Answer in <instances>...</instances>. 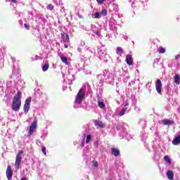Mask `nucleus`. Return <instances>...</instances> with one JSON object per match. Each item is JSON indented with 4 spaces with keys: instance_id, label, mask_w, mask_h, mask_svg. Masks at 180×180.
Returning <instances> with one entry per match:
<instances>
[{
    "instance_id": "2",
    "label": "nucleus",
    "mask_w": 180,
    "mask_h": 180,
    "mask_svg": "<svg viewBox=\"0 0 180 180\" xmlns=\"http://www.w3.org/2000/svg\"><path fill=\"white\" fill-rule=\"evenodd\" d=\"M84 98H85V89H80L75 96V103L77 105H81L82 103V101H84Z\"/></svg>"
},
{
    "instance_id": "4",
    "label": "nucleus",
    "mask_w": 180,
    "mask_h": 180,
    "mask_svg": "<svg viewBox=\"0 0 180 180\" xmlns=\"http://www.w3.org/2000/svg\"><path fill=\"white\" fill-rule=\"evenodd\" d=\"M36 130H37V118L35 117L33 122L30 126L28 134H30V136H32V134H33V133H34Z\"/></svg>"
},
{
    "instance_id": "7",
    "label": "nucleus",
    "mask_w": 180,
    "mask_h": 180,
    "mask_svg": "<svg viewBox=\"0 0 180 180\" xmlns=\"http://www.w3.org/2000/svg\"><path fill=\"white\" fill-rule=\"evenodd\" d=\"M6 174L7 179L8 180L12 179L13 172L12 171V167H11V165H8Z\"/></svg>"
},
{
    "instance_id": "1",
    "label": "nucleus",
    "mask_w": 180,
    "mask_h": 180,
    "mask_svg": "<svg viewBox=\"0 0 180 180\" xmlns=\"http://www.w3.org/2000/svg\"><path fill=\"white\" fill-rule=\"evenodd\" d=\"M22 106V92L18 91L17 94L13 96L12 102V109L14 112H18L20 110Z\"/></svg>"
},
{
    "instance_id": "32",
    "label": "nucleus",
    "mask_w": 180,
    "mask_h": 180,
    "mask_svg": "<svg viewBox=\"0 0 180 180\" xmlns=\"http://www.w3.org/2000/svg\"><path fill=\"white\" fill-rule=\"evenodd\" d=\"M175 58H176V60H178V58H180V56H179V55H176V56H175Z\"/></svg>"
},
{
    "instance_id": "24",
    "label": "nucleus",
    "mask_w": 180,
    "mask_h": 180,
    "mask_svg": "<svg viewBox=\"0 0 180 180\" xmlns=\"http://www.w3.org/2000/svg\"><path fill=\"white\" fill-rule=\"evenodd\" d=\"M92 139V136L91 135H88L86 139V143L88 144L89 141H91V139Z\"/></svg>"
},
{
    "instance_id": "28",
    "label": "nucleus",
    "mask_w": 180,
    "mask_h": 180,
    "mask_svg": "<svg viewBox=\"0 0 180 180\" xmlns=\"http://www.w3.org/2000/svg\"><path fill=\"white\" fill-rule=\"evenodd\" d=\"M24 27H25L27 30H30V25H29L27 23L24 24Z\"/></svg>"
},
{
    "instance_id": "26",
    "label": "nucleus",
    "mask_w": 180,
    "mask_h": 180,
    "mask_svg": "<svg viewBox=\"0 0 180 180\" xmlns=\"http://www.w3.org/2000/svg\"><path fill=\"white\" fill-rule=\"evenodd\" d=\"M94 18H95V19H99V18H101L98 12H96L94 13Z\"/></svg>"
},
{
    "instance_id": "3",
    "label": "nucleus",
    "mask_w": 180,
    "mask_h": 180,
    "mask_svg": "<svg viewBox=\"0 0 180 180\" xmlns=\"http://www.w3.org/2000/svg\"><path fill=\"white\" fill-rule=\"evenodd\" d=\"M22 154H23V150H18V153H17V155L15 158V162L14 165L15 169H19V167H20V162H22Z\"/></svg>"
},
{
    "instance_id": "30",
    "label": "nucleus",
    "mask_w": 180,
    "mask_h": 180,
    "mask_svg": "<svg viewBox=\"0 0 180 180\" xmlns=\"http://www.w3.org/2000/svg\"><path fill=\"white\" fill-rule=\"evenodd\" d=\"M94 167H98V162H97V161H95V162H94Z\"/></svg>"
},
{
    "instance_id": "9",
    "label": "nucleus",
    "mask_w": 180,
    "mask_h": 180,
    "mask_svg": "<svg viewBox=\"0 0 180 180\" xmlns=\"http://www.w3.org/2000/svg\"><path fill=\"white\" fill-rule=\"evenodd\" d=\"M125 61L128 65H133V57L131 55H127Z\"/></svg>"
},
{
    "instance_id": "15",
    "label": "nucleus",
    "mask_w": 180,
    "mask_h": 180,
    "mask_svg": "<svg viewBox=\"0 0 180 180\" xmlns=\"http://www.w3.org/2000/svg\"><path fill=\"white\" fill-rule=\"evenodd\" d=\"M167 176L169 180H174V172L172 171H167Z\"/></svg>"
},
{
    "instance_id": "12",
    "label": "nucleus",
    "mask_w": 180,
    "mask_h": 180,
    "mask_svg": "<svg viewBox=\"0 0 180 180\" xmlns=\"http://www.w3.org/2000/svg\"><path fill=\"white\" fill-rule=\"evenodd\" d=\"M94 125L97 127H100L101 129H103V127H105V124H103L101 121L95 120Z\"/></svg>"
},
{
    "instance_id": "35",
    "label": "nucleus",
    "mask_w": 180,
    "mask_h": 180,
    "mask_svg": "<svg viewBox=\"0 0 180 180\" xmlns=\"http://www.w3.org/2000/svg\"><path fill=\"white\" fill-rule=\"evenodd\" d=\"M84 142L82 143V147H84Z\"/></svg>"
},
{
    "instance_id": "34",
    "label": "nucleus",
    "mask_w": 180,
    "mask_h": 180,
    "mask_svg": "<svg viewBox=\"0 0 180 180\" xmlns=\"http://www.w3.org/2000/svg\"><path fill=\"white\" fill-rule=\"evenodd\" d=\"M20 180H27L26 177L21 178Z\"/></svg>"
},
{
    "instance_id": "8",
    "label": "nucleus",
    "mask_w": 180,
    "mask_h": 180,
    "mask_svg": "<svg viewBox=\"0 0 180 180\" xmlns=\"http://www.w3.org/2000/svg\"><path fill=\"white\" fill-rule=\"evenodd\" d=\"M61 39L63 43H70V36L65 32L61 33Z\"/></svg>"
},
{
    "instance_id": "5",
    "label": "nucleus",
    "mask_w": 180,
    "mask_h": 180,
    "mask_svg": "<svg viewBox=\"0 0 180 180\" xmlns=\"http://www.w3.org/2000/svg\"><path fill=\"white\" fill-rule=\"evenodd\" d=\"M32 103V98L31 97H28L25 102L24 104V112H25V113H27V112H29V110H30V103Z\"/></svg>"
},
{
    "instance_id": "11",
    "label": "nucleus",
    "mask_w": 180,
    "mask_h": 180,
    "mask_svg": "<svg viewBox=\"0 0 180 180\" xmlns=\"http://www.w3.org/2000/svg\"><path fill=\"white\" fill-rule=\"evenodd\" d=\"M111 154H112L114 157H119V155H120V150L117 148H113L111 149Z\"/></svg>"
},
{
    "instance_id": "21",
    "label": "nucleus",
    "mask_w": 180,
    "mask_h": 180,
    "mask_svg": "<svg viewBox=\"0 0 180 180\" xmlns=\"http://www.w3.org/2000/svg\"><path fill=\"white\" fill-rule=\"evenodd\" d=\"M126 112H127V108H123L120 112V116H123Z\"/></svg>"
},
{
    "instance_id": "20",
    "label": "nucleus",
    "mask_w": 180,
    "mask_h": 180,
    "mask_svg": "<svg viewBox=\"0 0 180 180\" xmlns=\"http://www.w3.org/2000/svg\"><path fill=\"white\" fill-rule=\"evenodd\" d=\"M60 60L62 62L64 63V64H65L66 65L68 64V59L67 58V57H60Z\"/></svg>"
},
{
    "instance_id": "23",
    "label": "nucleus",
    "mask_w": 180,
    "mask_h": 180,
    "mask_svg": "<svg viewBox=\"0 0 180 180\" xmlns=\"http://www.w3.org/2000/svg\"><path fill=\"white\" fill-rule=\"evenodd\" d=\"M54 9V6L52 4H49L47 6V10L48 11H53Z\"/></svg>"
},
{
    "instance_id": "27",
    "label": "nucleus",
    "mask_w": 180,
    "mask_h": 180,
    "mask_svg": "<svg viewBox=\"0 0 180 180\" xmlns=\"http://www.w3.org/2000/svg\"><path fill=\"white\" fill-rule=\"evenodd\" d=\"M41 151L44 155H46L47 153L46 152V146H42L41 147Z\"/></svg>"
},
{
    "instance_id": "36",
    "label": "nucleus",
    "mask_w": 180,
    "mask_h": 180,
    "mask_svg": "<svg viewBox=\"0 0 180 180\" xmlns=\"http://www.w3.org/2000/svg\"><path fill=\"white\" fill-rule=\"evenodd\" d=\"M127 105H129V104H128V103H127V104H125V105H124V106H127Z\"/></svg>"
},
{
    "instance_id": "29",
    "label": "nucleus",
    "mask_w": 180,
    "mask_h": 180,
    "mask_svg": "<svg viewBox=\"0 0 180 180\" xmlns=\"http://www.w3.org/2000/svg\"><path fill=\"white\" fill-rule=\"evenodd\" d=\"M106 0H96L98 5H102Z\"/></svg>"
},
{
    "instance_id": "13",
    "label": "nucleus",
    "mask_w": 180,
    "mask_h": 180,
    "mask_svg": "<svg viewBox=\"0 0 180 180\" xmlns=\"http://www.w3.org/2000/svg\"><path fill=\"white\" fill-rule=\"evenodd\" d=\"M172 144L174 146H178V144H180V136H176L173 141Z\"/></svg>"
},
{
    "instance_id": "6",
    "label": "nucleus",
    "mask_w": 180,
    "mask_h": 180,
    "mask_svg": "<svg viewBox=\"0 0 180 180\" xmlns=\"http://www.w3.org/2000/svg\"><path fill=\"white\" fill-rule=\"evenodd\" d=\"M155 88L158 94H159V95H161V92L162 91V83L161 82V80L160 79L156 80Z\"/></svg>"
},
{
    "instance_id": "14",
    "label": "nucleus",
    "mask_w": 180,
    "mask_h": 180,
    "mask_svg": "<svg viewBox=\"0 0 180 180\" xmlns=\"http://www.w3.org/2000/svg\"><path fill=\"white\" fill-rule=\"evenodd\" d=\"M174 79V82L175 84H176V85H179L180 84V77L179 75H175L173 77Z\"/></svg>"
},
{
    "instance_id": "37",
    "label": "nucleus",
    "mask_w": 180,
    "mask_h": 180,
    "mask_svg": "<svg viewBox=\"0 0 180 180\" xmlns=\"http://www.w3.org/2000/svg\"><path fill=\"white\" fill-rule=\"evenodd\" d=\"M109 180H112V179H110Z\"/></svg>"
},
{
    "instance_id": "16",
    "label": "nucleus",
    "mask_w": 180,
    "mask_h": 180,
    "mask_svg": "<svg viewBox=\"0 0 180 180\" xmlns=\"http://www.w3.org/2000/svg\"><path fill=\"white\" fill-rule=\"evenodd\" d=\"M49 68H50V65L49 63H46L42 67V71H44V72H46V71H47Z\"/></svg>"
},
{
    "instance_id": "31",
    "label": "nucleus",
    "mask_w": 180,
    "mask_h": 180,
    "mask_svg": "<svg viewBox=\"0 0 180 180\" xmlns=\"http://www.w3.org/2000/svg\"><path fill=\"white\" fill-rule=\"evenodd\" d=\"M11 2L13 4H18V1L16 0H11Z\"/></svg>"
},
{
    "instance_id": "25",
    "label": "nucleus",
    "mask_w": 180,
    "mask_h": 180,
    "mask_svg": "<svg viewBox=\"0 0 180 180\" xmlns=\"http://www.w3.org/2000/svg\"><path fill=\"white\" fill-rule=\"evenodd\" d=\"M101 15H103V16H106L108 15V11H106V9H103L101 11Z\"/></svg>"
},
{
    "instance_id": "22",
    "label": "nucleus",
    "mask_w": 180,
    "mask_h": 180,
    "mask_svg": "<svg viewBox=\"0 0 180 180\" xmlns=\"http://www.w3.org/2000/svg\"><path fill=\"white\" fill-rule=\"evenodd\" d=\"M164 160L166 162H168V164H171V159H169V157L168 155H165L164 157Z\"/></svg>"
},
{
    "instance_id": "10",
    "label": "nucleus",
    "mask_w": 180,
    "mask_h": 180,
    "mask_svg": "<svg viewBox=\"0 0 180 180\" xmlns=\"http://www.w3.org/2000/svg\"><path fill=\"white\" fill-rule=\"evenodd\" d=\"M162 123L165 126H172V124H174L175 122H174V120H169L165 119L162 121Z\"/></svg>"
},
{
    "instance_id": "17",
    "label": "nucleus",
    "mask_w": 180,
    "mask_h": 180,
    "mask_svg": "<svg viewBox=\"0 0 180 180\" xmlns=\"http://www.w3.org/2000/svg\"><path fill=\"white\" fill-rule=\"evenodd\" d=\"M117 54H124V51H123V49H122V47L118 46L117 48Z\"/></svg>"
},
{
    "instance_id": "18",
    "label": "nucleus",
    "mask_w": 180,
    "mask_h": 180,
    "mask_svg": "<svg viewBox=\"0 0 180 180\" xmlns=\"http://www.w3.org/2000/svg\"><path fill=\"white\" fill-rule=\"evenodd\" d=\"M98 105L99 108H101V109H105V108L106 107L105 105V103H103V101H98Z\"/></svg>"
},
{
    "instance_id": "33",
    "label": "nucleus",
    "mask_w": 180,
    "mask_h": 180,
    "mask_svg": "<svg viewBox=\"0 0 180 180\" xmlns=\"http://www.w3.org/2000/svg\"><path fill=\"white\" fill-rule=\"evenodd\" d=\"M64 46H65V49H68V45L67 44H65Z\"/></svg>"
},
{
    "instance_id": "19",
    "label": "nucleus",
    "mask_w": 180,
    "mask_h": 180,
    "mask_svg": "<svg viewBox=\"0 0 180 180\" xmlns=\"http://www.w3.org/2000/svg\"><path fill=\"white\" fill-rule=\"evenodd\" d=\"M165 51H167V50L165 49V48L162 47V46H160L159 48V50H158V53L160 54H164V53H165Z\"/></svg>"
}]
</instances>
